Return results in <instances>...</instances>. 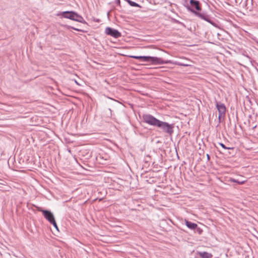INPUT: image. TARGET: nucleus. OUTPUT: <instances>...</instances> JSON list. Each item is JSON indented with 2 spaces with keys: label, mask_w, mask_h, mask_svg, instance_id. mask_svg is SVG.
Returning a JSON list of instances; mask_svg holds the SVG:
<instances>
[{
  "label": "nucleus",
  "mask_w": 258,
  "mask_h": 258,
  "mask_svg": "<svg viewBox=\"0 0 258 258\" xmlns=\"http://www.w3.org/2000/svg\"><path fill=\"white\" fill-rule=\"evenodd\" d=\"M143 121L151 125L157 127L162 132L172 136L174 132V124H169L167 122L161 121L149 114H144L142 116Z\"/></svg>",
  "instance_id": "nucleus-1"
},
{
  "label": "nucleus",
  "mask_w": 258,
  "mask_h": 258,
  "mask_svg": "<svg viewBox=\"0 0 258 258\" xmlns=\"http://www.w3.org/2000/svg\"><path fill=\"white\" fill-rule=\"evenodd\" d=\"M130 58L139 59L143 62H151L153 64H167L169 62V61L163 60L161 58L150 56H135L130 55Z\"/></svg>",
  "instance_id": "nucleus-2"
},
{
  "label": "nucleus",
  "mask_w": 258,
  "mask_h": 258,
  "mask_svg": "<svg viewBox=\"0 0 258 258\" xmlns=\"http://www.w3.org/2000/svg\"><path fill=\"white\" fill-rule=\"evenodd\" d=\"M58 16H62L64 18L69 19L72 20L77 21L83 24H86L84 18L77 13L74 11H65L60 12L57 15Z\"/></svg>",
  "instance_id": "nucleus-3"
},
{
  "label": "nucleus",
  "mask_w": 258,
  "mask_h": 258,
  "mask_svg": "<svg viewBox=\"0 0 258 258\" xmlns=\"http://www.w3.org/2000/svg\"><path fill=\"white\" fill-rule=\"evenodd\" d=\"M186 8L189 11L191 12L192 13L195 14L196 16H198L202 19H203V20L206 21L207 22L212 23L211 21L210 20L208 15H207L204 13H201L197 12L193 9L191 8L189 6H186Z\"/></svg>",
  "instance_id": "nucleus-4"
},
{
  "label": "nucleus",
  "mask_w": 258,
  "mask_h": 258,
  "mask_svg": "<svg viewBox=\"0 0 258 258\" xmlns=\"http://www.w3.org/2000/svg\"><path fill=\"white\" fill-rule=\"evenodd\" d=\"M105 33L108 35H110L114 38H118L120 36L121 34L117 30L110 27H107L105 29Z\"/></svg>",
  "instance_id": "nucleus-5"
},
{
  "label": "nucleus",
  "mask_w": 258,
  "mask_h": 258,
  "mask_svg": "<svg viewBox=\"0 0 258 258\" xmlns=\"http://www.w3.org/2000/svg\"><path fill=\"white\" fill-rule=\"evenodd\" d=\"M215 105L217 110H218L219 114H225L226 108L225 105L223 103L216 100Z\"/></svg>",
  "instance_id": "nucleus-6"
},
{
  "label": "nucleus",
  "mask_w": 258,
  "mask_h": 258,
  "mask_svg": "<svg viewBox=\"0 0 258 258\" xmlns=\"http://www.w3.org/2000/svg\"><path fill=\"white\" fill-rule=\"evenodd\" d=\"M43 215L45 218L47 219L50 223L52 222L53 220L54 219L53 214L48 210L43 211Z\"/></svg>",
  "instance_id": "nucleus-7"
},
{
  "label": "nucleus",
  "mask_w": 258,
  "mask_h": 258,
  "mask_svg": "<svg viewBox=\"0 0 258 258\" xmlns=\"http://www.w3.org/2000/svg\"><path fill=\"white\" fill-rule=\"evenodd\" d=\"M190 4L192 7H195L197 11H199L201 10L200 3L199 1L190 0Z\"/></svg>",
  "instance_id": "nucleus-8"
},
{
  "label": "nucleus",
  "mask_w": 258,
  "mask_h": 258,
  "mask_svg": "<svg viewBox=\"0 0 258 258\" xmlns=\"http://www.w3.org/2000/svg\"><path fill=\"white\" fill-rule=\"evenodd\" d=\"M198 254L201 258H212L213 255L211 253L206 251H198Z\"/></svg>",
  "instance_id": "nucleus-9"
},
{
  "label": "nucleus",
  "mask_w": 258,
  "mask_h": 258,
  "mask_svg": "<svg viewBox=\"0 0 258 258\" xmlns=\"http://www.w3.org/2000/svg\"><path fill=\"white\" fill-rule=\"evenodd\" d=\"M185 224L187 227L191 230H196L197 228L198 225L196 223L185 220Z\"/></svg>",
  "instance_id": "nucleus-10"
},
{
  "label": "nucleus",
  "mask_w": 258,
  "mask_h": 258,
  "mask_svg": "<svg viewBox=\"0 0 258 258\" xmlns=\"http://www.w3.org/2000/svg\"><path fill=\"white\" fill-rule=\"evenodd\" d=\"M130 6L141 8V6L136 2L130 1Z\"/></svg>",
  "instance_id": "nucleus-11"
},
{
  "label": "nucleus",
  "mask_w": 258,
  "mask_h": 258,
  "mask_svg": "<svg viewBox=\"0 0 258 258\" xmlns=\"http://www.w3.org/2000/svg\"><path fill=\"white\" fill-rule=\"evenodd\" d=\"M230 180L233 182H236V183H238L239 184H242L244 182V181H239L238 180H236V179H235L233 178L230 179Z\"/></svg>",
  "instance_id": "nucleus-12"
},
{
  "label": "nucleus",
  "mask_w": 258,
  "mask_h": 258,
  "mask_svg": "<svg viewBox=\"0 0 258 258\" xmlns=\"http://www.w3.org/2000/svg\"><path fill=\"white\" fill-rule=\"evenodd\" d=\"M219 144L224 149H233V148L226 147L225 145L222 143H219Z\"/></svg>",
  "instance_id": "nucleus-13"
},
{
  "label": "nucleus",
  "mask_w": 258,
  "mask_h": 258,
  "mask_svg": "<svg viewBox=\"0 0 258 258\" xmlns=\"http://www.w3.org/2000/svg\"><path fill=\"white\" fill-rule=\"evenodd\" d=\"M51 224H52L53 226L58 230V227L57 226V224H56V223L55 221V219L53 220V221H52V222H50Z\"/></svg>",
  "instance_id": "nucleus-14"
},
{
  "label": "nucleus",
  "mask_w": 258,
  "mask_h": 258,
  "mask_svg": "<svg viewBox=\"0 0 258 258\" xmlns=\"http://www.w3.org/2000/svg\"><path fill=\"white\" fill-rule=\"evenodd\" d=\"M225 115V114H218V119H219L220 122H221V119L222 118H224Z\"/></svg>",
  "instance_id": "nucleus-15"
},
{
  "label": "nucleus",
  "mask_w": 258,
  "mask_h": 258,
  "mask_svg": "<svg viewBox=\"0 0 258 258\" xmlns=\"http://www.w3.org/2000/svg\"><path fill=\"white\" fill-rule=\"evenodd\" d=\"M37 210L39 211H40V212H42L43 213V211H46V210H43L40 207H36Z\"/></svg>",
  "instance_id": "nucleus-16"
},
{
  "label": "nucleus",
  "mask_w": 258,
  "mask_h": 258,
  "mask_svg": "<svg viewBox=\"0 0 258 258\" xmlns=\"http://www.w3.org/2000/svg\"><path fill=\"white\" fill-rule=\"evenodd\" d=\"M196 229L197 230V231L198 232V233L199 234H201L202 232V230L200 228H198V227H197V228H196Z\"/></svg>",
  "instance_id": "nucleus-17"
},
{
  "label": "nucleus",
  "mask_w": 258,
  "mask_h": 258,
  "mask_svg": "<svg viewBox=\"0 0 258 258\" xmlns=\"http://www.w3.org/2000/svg\"><path fill=\"white\" fill-rule=\"evenodd\" d=\"M178 65L181 66H189V64L183 63H178Z\"/></svg>",
  "instance_id": "nucleus-18"
},
{
  "label": "nucleus",
  "mask_w": 258,
  "mask_h": 258,
  "mask_svg": "<svg viewBox=\"0 0 258 258\" xmlns=\"http://www.w3.org/2000/svg\"><path fill=\"white\" fill-rule=\"evenodd\" d=\"M72 28L73 29L77 31H82V30H80V29H78V28H75V27H72Z\"/></svg>",
  "instance_id": "nucleus-19"
},
{
  "label": "nucleus",
  "mask_w": 258,
  "mask_h": 258,
  "mask_svg": "<svg viewBox=\"0 0 258 258\" xmlns=\"http://www.w3.org/2000/svg\"><path fill=\"white\" fill-rule=\"evenodd\" d=\"M206 156H207V160L208 161H209L210 160V155L208 154H207Z\"/></svg>",
  "instance_id": "nucleus-20"
},
{
  "label": "nucleus",
  "mask_w": 258,
  "mask_h": 258,
  "mask_svg": "<svg viewBox=\"0 0 258 258\" xmlns=\"http://www.w3.org/2000/svg\"><path fill=\"white\" fill-rule=\"evenodd\" d=\"M130 90H134V89L132 88V86H131V84H130Z\"/></svg>",
  "instance_id": "nucleus-21"
},
{
  "label": "nucleus",
  "mask_w": 258,
  "mask_h": 258,
  "mask_svg": "<svg viewBox=\"0 0 258 258\" xmlns=\"http://www.w3.org/2000/svg\"><path fill=\"white\" fill-rule=\"evenodd\" d=\"M132 210H136V209H135V208H132Z\"/></svg>",
  "instance_id": "nucleus-22"
},
{
  "label": "nucleus",
  "mask_w": 258,
  "mask_h": 258,
  "mask_svg": "<svg viewBox=\"0 0 258 258\" xmlns=\"http://www.w3.org/2000/svg\"><path fill=\"white\" fill-rule=\"evenodd\" d=\"M129 3V0H126Z\"/></svg>",
  "instance_id": "nucleus-23"
},
{
  "label": "nucleus",
  "mask_w": 258,
  "mask_h": 258,
  "mask_svg": "<svg viewBox=\"0 0 258 258\" xmlns=\"http://www.w3.org/2000/svg\"><path fill=\"white\" fill-rule=\"evenodd\" d=\"M118 3H120V1H119V0H118Z\"/></svg>",
  "instance_id": "nucleus-24"
}]
</instances>
